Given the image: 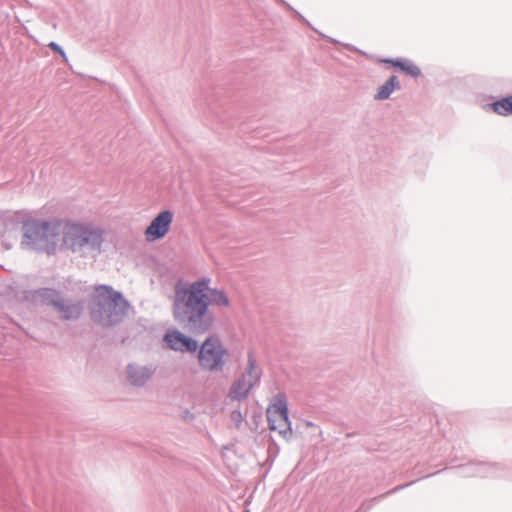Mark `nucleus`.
<instances>
[{
  "mask_svg": "<svg viewBox=\"0 0 512 512\" xmlns=\"http://www.w3.org/2000/svg\"><path fill=\"white\" fill-rule=\"evenodd\" d=\"M164 341L169 349L183 353H194L198 348L196 340L186 336L176 329L167 331L164 336Z\"/></svg>",
  "mask_w": 512,
  "mask_h": 512,
  "instance_id": "nucleus-8",
  "label": "nucleus"
},
{
  "mask_svg": "<svg viewBox=\"0 0 512 512\" xmlns=\"http://www.w3.org/2000/svg\"><path fill=\"white\" fill-rule=\"evenodd\" d=\"M399 88V81L396 76H391L379 89L375 96L378 100L387 99L390 94Z\"/></svg>",
  "mask_w": 512,
  "mask_h": 512,
  "instance_id": "nucleus-9",
  "label": "nucleus"
},
{
  "mask_svg": "<svg viewBox=\"0 0 512 512\" xmlns=\"http://www.w3.org/2000/svg\"><path fill=\"white\" fill-rule=\"evenodd\" d=\"M23 234L28 245L47 255L69 251L96 256L102 252L105 230L74 219H28L23 223Z\"/></svg>",
  "mask_w": 512,
  "mask_h": 512,
  "instance_id": "nucleus-1",
  "label": "nucleus"
},
{
  "mask_svg": "<svg viewBox=\"0 0 512 512\" xmlns=\"http://www.w3.org/2000/svg\"><path fill=\"white\" fill-rule=\"evenodd\" d=\"M210 283L209 279H202L200 281L194 282L190 288L196 289V288H206Z\"/></svg>",
  "mask_w": 512,
  "mask_h": 512,
  "instance_id": "nucleus-13",
  "label": "nucleus"
},
{
  "mask_svg": "<svg viewBox=\"0 0 512 512\" xmlns=\"http://www.w3.org/2000/svg\"><path fill=\"white\" fill-rule=\"evenodd\" d=\"M267 418L271 430L277 431L283 437L291 435L287 401L283 395H277L268 406Z\"/></svg>",
  "mask_w": 512,
  "mask_h": 512,
  "instance_id": "nucleus-5",
  "label": "nucleus"
},
{
  "mask_svg": "<svg viewBox=\"0 0 512 512\" xmlns=\"http://www.w3.org/2000/svg\"><path fill=\"white\" fill-rule=\"evenodd\" d=\"M208 304L226 307L229 299L223 290H177L174 315L190 333L202 334L213 322L206 313Z\"/></svg>",
  "mask_w": 512,
  "mask_h": 512,
  "instance_id": "nucleus-2",
  "label": "nucleus"
},
{
  "mask_svg": "<svg viewBox=\"0 0 512 512\" xmlns=\"http://www.w3.org/2000/svg\"><path fill=\"white\" fill-rule=\"evenodd\" d=\"M59 309H60V312L63 313V317H65V318H70L72 316L73 312H75V313L78 312V309L76 307H72V309L69 313H67L62 306H60Z\"/></svg>",
  "mask_w": 512,
  "mask_h": 512,
  "instance_id": "nucleus-14",
  "label": "nucleus"
},
{
  "mask_svg": "<svg viewBox=\"0 0 512 512\" xmlns=\"http://www.w3.org/2000/svg\"><path fill=\"white\" fill-rule=\"evenodd\" d=\"M48 47L52 49L54 52L59 53L65 60H67L65 52L55 42H50L48 44Z\"/></svg>",
  "mask_w": 512,
  "mask_h": 512,
  "instance_id": "nucleus-12",
  "label": "nucleus"
},
{
  "mask_svg": "<svg viewBox=\"0 0 512 512\" xmlns=\"http://www.w3.org/2000/svg\"><path fill=\"white\" fill-rule=\"evenodd\" d=\"M259 379V369L256 366L255 360L250 358L248 360L247 372L233 383L229 391V398L232 400H242L246 398Z\"/></svg>",
  "mask_w": 512,
  "mask_h": 512,
  "instance_id": "nucleus-6",
  "label": "nucleus"
},
{
  "mask_svg": "<svg viewBox=\"0 0 512 512\" xmlns=\"http://www.w3.org/2000/svg\"><path fill=\"white\" fill-rule=\"evenodd\" d=\"M385 62L391 63L393 66L400 68L403 72L413 77H418L421 74L420 69L412 63L391 60H385Z\"/></svg>",
  "mask_w": 512,
  "mask_h": 512,
  "instance_id": "nucleus-11",
  "label": "nucleus"
},
{
  "mask_svg": "<svg viewBox=\"0 0 512 512\" xmlns=\"http://www.w3.org/2000/svg\"><path fill=\"white\" fill-rule=\"evenodd\" d=\"M174 220V214L170 210L160 211L146 227L144 231L145 240L149 243L165 238Z\"/></svg>",
  "mask_w": 512,
  "mask_h": 512,
  "instance_id": "nucleus-7",
  "label": "nucleus"
},
{
  "mask_svg": "<svg viewBox=\"0 0 512 512\" xmlns=\"http://www.w3.org/2000/svg\"><path fill=\"white\" fill-rule=\"evenodd\" d=\"M493 111L502 116L512 114V95L502 98L491 105Z\"/></svg>",
  "mask_w": 512,
  "mask_h": 512,
  "instance_id": "nucleus-10",
  "label": "nucleus"
},
{
  "mask_svg": "<svg viewBox=\"0 0 512 512\" xmlns=\"http://www.w3.org/2000/svg\"><path fill=\"white\" fill-rule=\"evenodd\" d=\"M128 310V303L118 292L109 294L104 299L99 310L93 312V317L103 325H112L118 322Z\"/></svg>",
  "mask_w": 512,
  "mask_h": 512,
  "instance_id": "nucleus-4",
  "label": "nucleus"
},
{
  "mask_svg": "<svg viewBox=\"0 0 512 512\" xmlns=\"http://www.w3.org/2000/svg\"><path fill=\"white\" fill-rule=\"evenodd\" d=\"M130 378H131V382H132L133 384H135V385H138V384H141V383H142V381H141V380H139V379L135 378L131 373H130Z\"/></svg>",
  "mask_w": 512,
  "mask_h": 512,
  "instance_id": "nucleus-15",
  "label": "nucleus"
},
{
  "mask_svg": "<svg viewBox=\"0 0 512 512\" xmlns=\"http://www.w3.org/2000/svg\"><path fill=\"white\" fill-rule=\"evenodd\" d=\"M229 353L221 341L210 336L205 339L198 351V363L202 370L221 371L226 364Z\"/></svg>",
  "mask_w": 512,
  "mask_h": 512,
  "instance_id": "nucleus-3",
  "label": "nucleus"
}]
</instances>
